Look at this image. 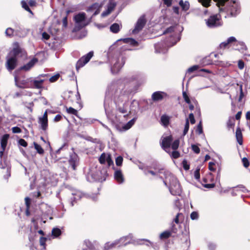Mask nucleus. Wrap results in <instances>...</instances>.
Masks as SVG:
<instances>
[{"mask_svg": "<svg viewBox=\"0 0 250 250\" xmlns=\"http://www.w3.org/2000/svg\"><path fill=\"white\" fill-rule=\"evenodd\" d=\"M114 96V103L117 104V101L120 102L121 104L127 103L129 98V92L123 89V85L117 84H112L110 85L106 92V98L108 96Z\"/></svg>", "mask_w": 250, "mask_h": 250, "instance_id": "1", "label": "nucleus"}, {"mask_svg": "<svg viewBox=\"0 0 250 250\" xmlns=\"http://www.w3.org/2000/svg\"><path fill=\"white\" fill-rule=\"evenodd\" d=\"M220 13H226L235 17L240 13V7L237 1H214Z\"/></svg>", "mask_w": 250, "mask_h": 250, "instance_id": "2", "label": "nucleus"}, {"mask_svg": "<svg viewBox=\"0 0 250 250\" xmlns=\"http://www.w3.org/2000/svg\"><path fill=\"white\" fill-rule=\"evenodd\" d=\"M166 175L164 183L166 186L169 184V190L173 195H180L182 192L180 185L177 178L168 172H164Z\"/></svg>", "mask_w": 250, "mask_h": 250, "instance_id": "3", "label": "nucleus"}, {"mask_svg": "<svg viewBox=\"0 0 250 250\" xmlns=\"http://www.w3.org/2000/svg\"><path fill=\"white\" fill-rule=\"evenodd\" d=\"M16 67V48L9 52L7 56L6 67L9 71H12Z\"/></svg>", "mask_w": 250, "mask_h": 250, "instance_id": "4", "label": "nucleus"}, {"mask_svg": "<svg viewBox=\"0 0 250 250\" xmlns=\"http://www.w3.org/2000/svg\"><path fill=\"white\" fill-rule=\"evenodd\" d=\"M207 25L210 28L215 27L222 25L220 21V16L214 15L209 17L208 20H205Z\"/></svg>", "mask_w": 250, "mask_h": 250, "instance_id": "5", "label": "nucleus"}, {"mask_svg": "<svg viewBox=\"0 0 250 250\" xmlns=\"http://www.w3.org/2000/svg\"><path fill=\"white\" fill-rule=\"evenodd\" d=\"M86 15L84 13H80L76 15L74 17V20L76 24L79 26L80 28L85 26L87 23L85 21Z\"/></svg>", "mask_w": 250, "mask_h": 250, "instance_id": "6", "label": "nucleus"}, {"mask_svg": "<svg viewBox=\"0 0 250 250\" xmlns=\"http://www.w3.org/2000/svg\"><path fill=\"white\" fill-rule=\"evenodd\" d=\"M93 56V52L90 51L86 55L81 57L77 62L76 64V68H79L83 66L87 63Z\"/></svg>", "mask_w": 250, "mask_h": 250, "instance_id": "7", "label": "nucleus"}, {"mask_svg": "<svg viewBox=\"0 0 250 250\" xmlns=\"http://www.w3.org/2000/svg\"><path fill=\"white\" fill-rule=\"evenodd\" d=\"M146 23V20L144 16H142L138 20L134 29L132 31V33L136 34L142 30Z\"/></svg>", "mask_w": 250, "mask_h": 250, "instance_id": "8", "label": "nucleus"}, {"mask_svg": "<svg viewBox=\"0 0 250 250\" xmlns=\"http://www.w3.org/2000/svg\"><path fill=\"white\" fill-rule=\"evenodd\" d=\"M68 163L73 170L76 169L79 164V158L76 153L73 152L70 154Z\"/></svg>", "mask_w": 250, "mask_h": 250, "instance_id": "9", "label": "nucleus"}, {"mask_svg": "<svg viewBox=\"0 0 250 250\" xmlns=\"http://www.w3.org/2000/svg\"><path fill=\"white\" fill-rule=\"evenodd\" d=\"M100 172L97 170H90L87 175V179L88 181L92 182L96 181H101L102 178L99 175Z\"/></svg>", "mask_w": 250, "mask_h": 250, "instance_id": "10", "label": "nucleus"}, {"mask_svg": "<svg viewBox=\"0 0 250 250\" xmlns=\"http://www.w3.org/2000/svg\"><path fill=\"white\" fill-rule=\"evenodd\" d=\"M128 104L127 103L121 104L120 102L117 101V104H116V110L122 114H125L124 117L128 115Z\"/></svg>", "mask_w": 250, "mask_h": 250, "instance_id": "11", "label": "nucleus"}, {"mask_svg": "<svg viewBox=\"0 0 250 250\" xmlns=\"http://www.w3.org/2000/svg\"><path fill=\"white\" fill-rule=\"evenodd\" d=\"M27 58L26 51L17 43V61L18 60H25Z\"/></svg>", "mask_w": 250, "mask_h": 250, "instance_id": "12", "label": "nucleus"}, {"mask_svg": "<svg viewBox=\"0 0 250 250\" xmlns=\"http://www.w3.org/2000/svg\"><path fill=\"white\" fill-rule=\"evenodd\" d=\"M172 141V137L171 136H168L162 139L161 146L167 152L170 146L171 142Z\"/></svg>", "mask_w": 250, "mask_h": 250, "instance_id": "13", "label": "nucleus"}, {"mask_svg": "<svg viewBox=\"0 0 250 250\" xmlns=\"http://www.w3.org/2000/svg\"><path fill=\"white\" fill-rule=\"evenodd\" d=\"M9 138V134H4V135H3L1 138L0 145H1V149L0 150V158H1L3 155V152L5 149Z\"/></svg>", "mask_w": 250, "mask_h": 250, "instance_id": "14", "label": "nucleus"}, {"mask_svg": "<svg viewBox=\"0 0 250 250\" xmlns=\"http://www.w3.org/2000/svg\"><path fill=\"white\" fill-rule=\"evenodd\" d=\"M121 62H119L120 58H118V62H116L111 67V71L113 73H117L123 67L125 63L123 58H121Z\"/></svg>", "mask_w": 250, "mask_h": 250, "instance_id": "15", "label": "nucleus"}, {"mask_svg": "<svg viewBox=\"0 0 250 250\" xmlns=\"http://www.w3.org/2000/svg\"><path fill=\"white\" fill-rule=\"evenodd\" d=\"M38 60L37 58H34L28 63L21 66L19 68V70H23L25 71H28L34 65V64L36 62H38Z\"/></svg>", "mask_w": 250, "mask_h": 250, "instance_id": "16", "label": "nucleus"}, {"mask_svg": "<svg viewBox=\"0 0 250 250\" xmlns=\"http://www.w3.org/2000/svg\"><path fill=\"white\" fill-rule=\"evenodd\" d=\"M166 96L167 94L164 92L157 91L152 94L151 97L154 101H161Z\"/></svg>", "mask_w": 250, "mask_h": 250, "instance_id": "17", "label": "nucleus"}, {"mask_svg": "<svg viewBox=\"0 0 250 250\" xmlns=\"http://www.w3.org/2000/svg\"><path fill=\"white\" fill-rule=\"evenodd\" d=\"M22 7L26 11L32 14L29 8V6L34 7L36 5V1H21Z\"/></svg>", "mask_w": 250, "mask_h": 250, "instance_id": "18", "label": "nucleus"}, {"mask_svg": "<svg viewBox=\"0 0 250 250\" xmlns=\"http://www.w3.org/2000/svg\"><path fill=\"white\" fill-rule=\"evenodd\" d=\"M116 4L113 1H111L108 5L107 9L103 12L101 15L102 17H104L109 15L111 12L113 10Z\"/></svg>", "mask_w": 250, "mask_h": 250, "instance_id": "19", "label": "nucleus"}, {"mask_svg": "<svg viewBox=\"0 0 250 250\" xmlns=\"http://www.w3.org/2000/svg\"><path fill=\"white\" fill-rule=\"evenodd\" d=\"M100 6L99 4L95 3L88 7L87 11L88 12H93V15L95 16L100 13Z\"/></svg>", "mask_w": 250, "mask_h": 250, "instance_id": "20", "label": "nucleus"}, {"mask_svg": "<svg viewBox=\"0 0 250 250\" xmlns=\"http://www.w3.org/2000/svg\"><path fill=\"white\" fill-rule=\"evenodd\" d=\"M114 178L119 184L124 182L123 174L121 170H116L114 172Z\"/></svg>", "mask_w": 250, "mask_h": 250, "instance_id": "21", "label": "nucleus"}, {"mask_svg": "<svg viewBox=\"0 0 250 250\" xmlns=\"http://www.w3.org/2000/svg\"><path fill=\"white\" fill-rule=\"evenodd\" d=\"M236 42V38L234 37H230L226 41H225V42H222L220 44V47L221 48L224 49V48L227 47L229 45V44L233 42Z\"/></svg>", "mask_w": 250, "mask_h": 250, "instance_id": "22", "label": "nucleus"}, {"mask_svg": "<svg viewBox=\"0 0 250 250\" xmlns=\"http://www.w3.org/2000/svg\"><path fill=\"white\" fill-rule=\"evenodd\" d=\"M236 138L238 143L240 145L243 144V137L240 128H238L236 131Z\"/></svg>", "mask_w": 250, "mask_h": 250, "instance_id": "23", "label": "nucleus"}, {"mask_svg": "<svg viewBox=\"0 0 250 250\" xmlns=\"http://www.w3.org/2000/svg\"><path fill=\"white\" fill-rule=\"evenodd\" d=\"M124 239V238H122L119 240L115 241L114 242H107L105 244L104 249L105 250H108L110 248H112L118 244L120 242L122 241Z\"/></svg>", "mask_w": 250, "mask_h": 250, "instance_id": "24", "label": "nucleus"}, {"mask_svg": "<svg viewBox=\"0 0 250 250\" xmlns=\"http://www.w3.org/2000/svg\"><path fill=\"white\" fill-rule=\"evenodd\" d=\"M170 118L166 115H163L161 117V122L162 125L167 126L169 123Z\"/></svg>", "mask_w": 250, "mask_h": 250, "instance_id": "25", "label": "nucleus"}, {"mask_svg": "<svg viewBox=\"0 0 250 250\" xmlns=\"http://www.w3.org/2000/svg\"><path fill=\"white\" fill-rule=\"evenodd\" d=\"M110 31L114 33H117L120 30V25L118 23H114L110 27Z\"/></svg>", "mask_w": 250, "mask_h": 250, "instance_id": "26", "label": "nucleus"}, {"mask_svg": "<svg viewBox=\"0 0 250 250\" xmlns=\"http://www.w3.org/2000/svg\"><path fill=\"white\" fill-rule=\"evenodd\" d=\"M27 34V30L25 29H22L21 27H19L18 29H17V36L20 37H23Z\"/></svg>", "mask_w": 250, "mask_h": 250, "instance_id": "27", "label": "nucleus"}, {"mask_svg": "<svg viewBox=\"0 0 250 250\" xmlns=\"http://www.w3.org/2000/svg\"><path fill=\"white\" fill-rule=\"evenodd\" d=\"M179 4L184 11H187L189 7L188 1H180Z\"/></svg>", "mask_w": 250, "mask_h": 250, "instance_id": "28", "label": "nucleus"}, {"mask_svg": "<svg viewBox=\"0 0 250 250\" xmlns=\"http://www.w3.org/2000/svg\"><path fill=\"white\" fill-rule=\"evenodd\" d=\"M123 41L125 43H127L132 45V46H137L138 45V42L134 39L132 38H126L123 39Z\"/></svg>", "mask_w": 250, "mask_h": 250, "instance_id": "29", "label": "nucleus"}, {"mask_svg": "<svg viewBox=\"0 0 250 250\" xmlns=\"http://www.w3.org/2000/svg\"><path fill=\"white\" fill-rule=\"evenodd\" d=\"M28 85L27 81L23 80L22 82H20L17 79V87L24 88L27 87Z\"/></svg>", "mask_w": 250, "mask_h": 250, "instance_id": "30", "label": "nucleus"}, {"mask_svg": "<svg viewBox=\"0 0 250 250\" xmlns=\"http://www.w3.org/2000/svg\"><path fill=\"white\" fill-rule=\"evenodd\" d=\"M44 80L39 79L38 80H36L34 81L33 84L34 86L37 88H40L42 87V84Z\"/></svg>", "mask_w": 250, "mask_h": 250, "instance_id": "31", "label": "nucleus"}, {"mask_svg": "<svg viewBox=\"0 0 250 250\" xmlns=\"http://www.w3.org/2000/svg\"><path fill=\"white\" fill-rule=\"evenodd\" d=\"M39 123L41 125L42 128L45 130L47 127V119H43L40 118Z\"/></svg>", "mask_w": 250, "mask_h": 250, "instance_id": "32", "label": "nucleus"}, {"mask_svg": "<svg viewBox=\"0 0 250 250\" xmlns=\"http://www.w3.org/2000/svg\"><path fill=\"white\" fill-rule=\"evenodd\" d=\"M61 230L59 228H53L52 230V235L54 237H57L61 234Z\"/></svg>", "mask_w": 250, "mask_h": 250, "instance_id": "33", "label": "nucleus"}, {"mask_svg": "<svg viewBox=\"0 0 250 250\" xmlns=\"http://www.w3.org/2000/svg\"><path fill=\"white\" fill-rule=\"evenodd\" d=\"M109 155V154H105L104 153H102L99 159L100 163L102 164H105Z\"/></svg>", "mask_w": 250, "mask_h": 250, "instance_id": "34", "label": "nucleus"}, {"mask_svg": "<svg viewBox=\"0 0 250 250\" xmlns=\"http://www.w3.org/2000/svg\"><path fill=\"white\" fill-rule=\"evenodd\" d=\"M25 202L26 204V211L25 213L27 216H29L30 214V212L29 210V207H30V199L29 197H26L25 198Z\"/></svg>", "mask_w": 250, "mask_h": 250, "instance_id": "35", "label": "nucleus"}, {"mask_svg": "<svg viewBox=\"0 0 250 250\" xmlns=\"http://www.w3.org/2000/svg\"><path fill=\"white\" fill-rule=\"evenodd\" d=\"M136 120V118H134L133 119L131 120L124 126V128L125 130H127L129 129L134 125Z\"/></svg>", "mask_w": 250, "mask_h": 250, "instance_id": "36", "label": "nucleus"}, {"mask_svg": "<svg viewBox=\"0 0 250 250\" xmlns=\"http://www.w3.org/2000/svg\"><path fill=\"white\" fill-rule=\"evenodd\" d=\"M33 144L35 149L37 150L38 153L42 154L44 153V150L40 145H38L35 142H34Z\"/></svg>", "mask_w": 250, "mask_h": 250, "instance_id": "37", "label": "nucleus"}, {"mask_svg": "<svg viewBox=\"0 0 250 250\" xmlns=\"http://www.w3.org/2000/svg\"><path fill=\"white\" fill-rule=\"evenodd\" d=\"M72 195H73V197L71 198V205L73 206L74 205L73 204V201L76 200H78L81 198V194L79 192H78L77 193H72Z\"/></svg>", "mask_w": 250, "mask_h": 250, "instance_id": "38", "label": "nucleus"}, {"mask_svg": "<svg viewBox=\"0 0 250 250\" xmlns=\"http://www.w3.org/2000/svg\"><path fill=\"white\" fill-rule=\"evenodd\" d=\"M162 171H163V170H160L158 171V172H154L152 170H148L147 171H145V173L146 175H147L148 173H150L153 176L159 175L160 177L162 178V176H160V174L163 173Z\"/></svg>", "mask_w": 250, "mask_h": 250, "instance_id": "39", "label": "nucleus"}, {"mask_svg": "<svg viewBox=\"0 0 250 250\" xmlns=\"http://www.w3.org/2000/svg\"><path fill=\"white\" fill-rule=\"evenodd\" d=\"M179 140L178 139L175 140L171 144V147L173 150H176L179 146Z\"/></svg>", "mask_w": 250, "mask_h": 250, "instance_id": "40", "label": "nucleus"}, {"mask_svg": "<svg viewBox=\"0 0 250 250\" xmlns=\"http://www.w3.org/2000/svg\"><path fill=\"white\" fill-rule=\"evenodd\" d=\"M189 129V121L188 119H186V124L185 125L184 130L183 131V135H185L188 132Z\"/></svg>", "mask_w": 250, "mask_h": 250, "instance_id": "41", "label": "nucleus"}, {"mask_svg": "<svg viewBox=\"0 0 250 250\" xmlns=\"http://www.w3.org/2000/svg\"><path fill=\"white\" fill-rule=\"evenodd\" d=\"M140 241H145L146 242V245L147 246H149V245H150L155 250H158V248H157V247L156 246H155V244H154L153 243H151L149 241H148V240L147 239H141V240H140Z\"/></svg>", "mask_w": 250, "mask_h": 250, "instance_id": "42", "label": "nucleus"}, {"mask_svg": "<svg viewBox=\"0 0 250 250\" xmlns=\"http://www.w3.org/2000/svg\"><path fill=\"white\" fill-rule=\"evenodd\" d=\"M110 97L108 96L107 97V98H105V101H104V109H105V111L106 112V114H107V112H108V108H109V103H107V102L108 100H110Z\"/></svg>", "mask_w": 250, "mask_h": 250, "instance_id": "43", "label": "nucleus"}, {"mask_svg": "<svg viewBox=\"0 0 250 250\" xmlns=\"http://www.w3.org/2000/svg\"><path fill=\"white\" fill-rule=\"evenodd\" d=\"M170 235V232L169 231H165L162 232L160 235V237L161 239H166L168 238Z\"/></svg>", "mask_w": 250, "mask_h": 250, "instance_id": "44", "label": "nucleus"}, {"mask_svg": "<svg viewBox=\"0 0 250 250\" xmlns=\"http://www.w3.org/2000/svg\"><path fill=\"white\" fill-rule=\"evenodd\" d=\"M14 30L11 28H8L5 31V34L8 37H11L13 35Z\"/></svg>", "mask_w": 250, "mask_h": 250, "instance_id": "45", "label": "nucleus"}, {"mask_svg": "<svg viewBox=\"0 0 250 250\" xmlns=\"http://www.w3.org/2000/svg\"><path fill=\"white\" fill-rule=\"evenodd\" d=\"M66 110L68 113L73 114V115H77V113H78L77 110H76L75 109H74L71 107H70L67 108Z\"/></svg>", "mask_w": 250, "mask_h": 250, "instance_id": "46", "label": "nucleus"}, {"mask_svg": "<svg viewBox=\"0 0 250 250\" xmlns=\"http://www.w3.org/2000/svg\"><path fill=\"white\" fill-rule=\"evenodd\" d=\"M191 149L196 154H199L200 153V149L197 145H192Z\"/></svg>", "mask_w": 250, "mask_h": 250, "instance_id": "47", "label": "nucleus"}, {"mask_svg": "<svg viewBox=\"0 0 250 250\" xmlns=\"http://www.w3.org/2000/svg\"><path fill=\"white\" fill-rule=\"evenodd\" d=\"M183 98L184 99L185 102L187 103H188V104H190V100L188 94L185 91L183 92Z\"/></svg>", "mask_w": 250, "mask_h": 250, "instance_id": "48", "label": "nucleus"}, {"mask_svg": "<svg viewBox=\"0 0 250 250\" xmlns=\"http://www.w3.org/2000/svg\"><path fill=\"white\" fill-rule=\"evenodd\" d=\"M123 159L121 156H119L116 159V164L118 166L122 165Z\"/></svg>", "mask_w": 250, "mask_h": 250, "instance_id": "49", "label": "nucleus"}, {"mask_svg": "<svg viewBox=\"0 0 250 250\" xmlns=\"http://www.w3.org/2000/svg\"><path fill=\"white\" fill-rule=\"evenodd\" d=\"M18 144L21 146H22L23 147H26L27 146V142L23 139H20L18 141Z\"/></svg>", "mask_w": 250, "mask_h": 250, "instance_id": "50", "label": "nucleus"}, {"mask_svg": "<svg viewBox=\"0 0 250 250\" xmlns=\"http://www.w3.org/2000/svg\"><path fill=\"white\" fill-rule=\"evenodd\" d=\"M171 156L174 159H176L179 157L180 153L178 151L175 150L171 153Z\"/></svg>", "mask_w": 250, "mask_h": 250, "instance_id": "51", "label": "nucleus"}, {"mask_svg": "<svg viewBox=\"0 0 250 250\" xmlns=\"http://www.w3.org/2000/svg\"><path fill=\"white\" fill-rule=\"evenodd\" d=\"M46 239L44 237H41L40 239V245L43 247V249L45 248V244Z\"/></svg>", "mask_w": 250, "mask_h": 250, "instance_id": "52", "label": "nucleus"}, {"mask_svg": "<svg viewBox=\"0 0 250 250\" xmlns=\"http://www.w3.org/2000/svg\"><path fill=\"white\" fill-rule=\"evenodd\" d=\"M190 218L192 220L197 219L198 218V214L197 212L193 211L190 214Z\"/></svg>", "mask_w": 250, "mask_h": 250, "instance_id": "53", "label": "nucleus"}, {"mask_svg": "<svg viewBox=\"0 0 250 250\" xmlns=\"http://www.w3.org/2000/svg\"><path fill=\"white\" fill-rule=\"evenodd\" d=\"M59 77H60V75L59 74H57L50 77L49 79V81L51 82H54L59 79Z\"/></svg>", "mask_w": 250, "mask_h": 250, "instance_id": "54", "label": "nucleus"}, {"mask_svg": "<svg viewBox=\"0 0 250 250\" xmlns=\"http://www.w3.org/2000/svg\"><path fill=\"white\" fill-rule=\"evenodd\" d=\"M198 65H193L191 67H190V68H189L188 69V73H191L196 70H197V69L198 68Z\"/></svg>", "mask_w": 250, "mask_h": 250, "instance_id": "55", "label": "nucleus"}, {"mask_svg": "<svg viewBox=\"0 0 250 250\" xmlns=\"http://www.w3.org/2000/svg\"><path fill=\"white\" fill-rule=\"evenodd\" d=\"M242 162H243V166L245 167H248L249 166V162L247 158H246L245 157L243 158L242 159Z\"/></svg>", "mask_w": 250, "mask_h": 250, "instance_id": "56", "label": "nucleus"}, {"mask_svg": "<svg viewBox=\"0 0 250 250\" xmlns=\"http://www.w3.org/2000/svg\"><path fill=\"white\" fill-rule=\"evenodd\" d=\"M84 244L85 245V246L89 248V249H92V247H93V245L91 243V242L90 241H89L88 240H85L84 241Z\"/></svg>", "mask_w": 250, "mask_h": 250, "instance_id": "57", "label": "nucleus"}, {"mask_svg": "<svg viewBox=\"0 0 250 250\" xmlns=\"http://www.w3.org/2000/svg\"><path fill=\"white\" fill-rule=\"evenodd\" d=\"M210 1H199V2H200L202 5L205 7H208L210 5Z\"/></svg>", "mask_w": 250, "mask_h": 250, "instance_id": "58", "label": "nucleus"}, {"mask_svg": "<svg viewBox=\"0 0 250 250\" xmlns=\"http://www.w3.org/2000/svg\"><path fill=\"white\" fill-rule=\"evenodd\" d=\"M174 27L173 26H170L166 30V31L164 32V34H166L168 33H172L174 31Z\"/></svg>", "mask_w": 250, "mask_h": 250, "instance_id": "59", "label": "nucleus"}, {"mask_svg": "<svg viewBox=\"0 0 250 250\" xmlns=\"http://www.w3.org/2000/svg\"><path fill=\"white\" fill-rule=\"evenodd\" d=\"M197 131L200 134H202L203 133V129H202L201 122H200V123L198 124V125L197 126Z\"/></svg>", "mask_w": 250, "mask_h": 250, "instance_id": "60", "label": "nucleus"}, {"mask_svg": "<svg viewBox=\"0 0 250 250\" xmlns=\"http://www.w3.org/2000/svg\"><path fill=\"white\" fill-rule=\"evenodd\" d=\"M189 119L191 124H194L195 123V120L193 113H190L189 115Z\"/></svg>", "mask_w": 250, "mask_h": 250, "instance_id": "61", "label": "nucleus"}, {"mask_svg": "<svg viewBox=\"0 0 250 250\" xmlns=\"http://www.w3.org/2000/svg\"><path fill=\"white\" fill-rule=\"evenodd\" d=\"M237 188H239L240 190L242 191L243 192L245 193L248 191L247 189L242 185L238 186Z\"/></svg>", "mask_w": 250, "mask_h": 250, "instance_id": "62", "label": "nucleus"}, {"mask_svg": "<svg viewBox=\"0 0 250 250\" xmlns=\"http://www.w3.org/2000/svg\"><path fill=\"white\" fill-rule=\"evenodd\" d=\"M200 169H197L194 171V177L196 179L198 180L200 178V172H199Z\"/></svg>", "mask_w": 250, "mask_h": 250, "instance_id": "63", "label": "nucleus"}, {"mask_svg": "<svg viewBox=\"0 0 250 250\" xmlns=\"http://www.w3.org/2000/svg\"><path fill=\"white\" fill-rule=\"evenodd\" d=\"M106 162H107L108 166H110L113 164V162L111 158V156L110 155H109L108 157H107Z\"/></svg>", "mask_w": 250, "mask_h": 250, "instance_id": "64", "label": "nucleus"}]
</instances>
